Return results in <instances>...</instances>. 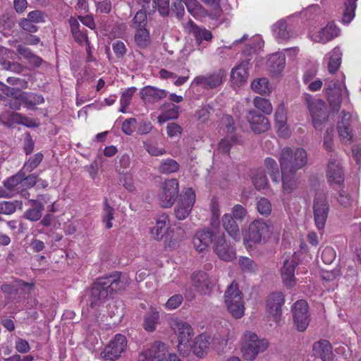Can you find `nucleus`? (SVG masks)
I'll list each match as a JSON object with an SVG mask.
<instances>
[{
  "mask_svg": "<svg viewBox=\"0 0 361 361\" xmlns=\"http://www.w3.org/2000/svg\"><path fill=\"white\" fill-rule=\"evenodd\" d=\"M213 231L207 229L200 230L196 232L193 238L192 244L195 250L198 252H204L207 250L209 245L214 238V235L217 233L218 231H214V226L212 224Z\"/></svg>",
  "mask_w": 361,
  "mask_h": 361,
  "instance_id": "20",
  "label": "nucleus"
},
{
  "mask_svg": "<svg viewBox=\"0 0 361 361\" xmlns=\"http://www.w3.org/2000/svg\"><path fill=\"white\" fill-rule=\"evenodd\" d=\"M43 157L44 156L41 152L36 153L34 155L30 157L25 162L21 171H25V172L28 173L32 171L39 165L43 159Z\"/></svg>",
  "mask_w": 361,
  "mask_h": 361,
  "instance_id": "49",
  "label": "nucleus"
},
{
  "mask_svg": "<svg viewBox=\"0 0 361 361\" xmlns=\"http://www.w3.org/2000/svg\"><path fill=\"white\" fill-rule=\"evenodd\" d=\"M224 300L228 312L233 317L240 319L244 315L245 306L243 293L240 290L235 281H233L226 290Z\"/></svg>",
  "mask_w": 361,
  "mask_h": 361,
  "instance_id": "4",
  "label": "nucleus"
},
{
  "mask_svg": "<svg viewBox=\"0 0 361 361\" xmlns=\"http://www.w3.org/2000/svg\"><path fill=\"white\" fill-rule=\"evenodd\" d=\"M105 286L104 281L101 278H98L93 283L89 295V301L92 308L98 309L112 298L108 288Z\"/></svg>",
  "mask_w": 361,
  "mask_h": 361,
  "instance_id": "9",
  "label": "nucleus"
},
{
  "mask_svg": "<svg viewBox=\"0 0 361 361\" xmlns=\"http://www.w3.org/2000/svg\"><path fill=\"white\" fill-rule=\"evenodd\" d=\"M286 56L283 53H275L269 60L270 71L275 74L281 73L285 67Z\"/></svg>",
  "mask_w": 361,
  "mask_h": 361,
  "instance_id": "38",
  "label": "nucleus"
},
{
  "mask_svg": "<svg viewBox=\"0 0 361 361\" xmlns=\"http://www.w3.org/2000/svg\"><path fill=\"white\" fill-rule=\"evenodd\" d=\"M11 118L14 123L21 124L29 128L37 126L35 121L29 119L27 117L18 113L13 114Z\"/></svg>",
  "mask_w": 361,
  "mask_h": 361,
  "instance_id": "57",
  "label": "nucleus"
},
{
  "mask_svg": "<svg viewBox=\"0 0 361 361\" xmlns=\"http://www.w3.org/2000/svg\"><path fill=\"white\" fill-rule=\"evenodd\" d=\"M237 142V137L235 135H227L221 139L216 149V154H222L225 156H229V152L231 147Z\"/></svg>",
  "mask_w": 361,
  "mask_h": 361,
  "instance_id": "42",
  "label": "nucleus"
},
{
  "mask_svg": "<svg viewBox=\"0 0 361 361\" xmlns=\"http://www.w3.org/2000/svg\"><path fill=\"white\" fill-rule=\"evenodd\" d=\"M357 0H345L342 22L348 24L354 18Z\"/></svg>",
  "mask_w": 361,
  "mask_h": 361,
  "instance_id": "46",
  "label": "nucleus"
},
{
  "mask_svg": "<svg viewBox=\"0 0 361 361\" xmlns=\"http://www.w3.org/2000/svg\"><path fill=\"white\" fill-rule=\"evenodd\" d=\"M18 202H7L4 201L0 203V214L9 215L13 214L16 209Z\"/></svg>",
  "mask_w": 361,
  "mask_h": 361,
  "instance_id": "61",
  "label": "nucleus"
},
{
  "mask_svg": "<svg viewBox=\"0 0 361 361\" xmlns=\"http://www.w3.org/2000/svg\"><path fill=\"white\" fill-rule=\"evenodd\" d=\"M297 266L298 260L294 255L283 262L281 273L283 282L288 288H292L295 283V269Z\"/></svg>",
  "mask_w": 361,
  "mask_h": 361,
  "instance_id": "23",
  "label": "nucleus"
},
{
  "mask_svg": "<svg viewBox=\"0 0 361 361\" xmlns=\"http://www.w3.org/2000/svg\"><path fill=\"white\" fill-rule=\"evenodd\" d=\"M136 91V88L133 87H129L128 88L126 91H124L121 95V109H120V111L122 112V113H125L126 111V108L128 106L130 101H131V99H132V97L133 95L134 94V93Z\"/></svg>",
  "mask_w": 361,
  "mask_h": 361,
  "instance_id": "52",
  "label": "nucleus"
},
{
  "mask_svg": "<svg viewBox=\"0 0 361 361\" xmlns=\"http://www.w3.org/2000/svg\"><path fill=\"white\" fill-rule=\"evenodd\" d=\"M145 361H180L178 356L171 353L166 358V348L164 343L156 342L153 345L142 354Z\"/></svg>",
  "mask_w": 361,
  "mask_h": 361,
  "instance_id": "13",
  "label": "nucleus"
},
{
  "mask_svg": "<svg viewBox=\"0 0 361 361\" xmlns=\"http://www.w3.org/2000/svg\"><path fill=\"white\" fill-rule=\"evenodd\" d=\"M281 181H282V191L284 194L293 193L298 187V178L296 173L281 170Z\"/></svg>",
  "mask_w": 361,
  "mask_h": 361,
  "instance_id": "30",
  "label": "nucleus"
},
{
  "mask_svg": "<svg viewBox=\"0 0 361 361\" xmlns=\"http://www.w3.org/2000/svg\"><path fill=\"white\" fill-rule=\"evenodd\" d=\"M252 90L260 94H266L270 92L268 79L262 78L254 80L251 83Z\"/></svg>",
  "mask_w": 361,
  "mask_h": 361,
  "instance_id": "48",
  "label": "nucleus"
},
{
  "mask_svg": "<svg viewBox=\"0 0 361 361\" xmlns=\"http://www.w3.org/2000/svg\"><path fill=\"white\" fill-rule=\"evenodd\" d=\"M246 118L251 130L256 134L264 133L270 128L268 118L254 109L247 111Z\"/></svg>",
  "mask_w": 361,
  "mask_h": 361,
  "instance_id": "18",
  "label": "nucleus"
},
{
  "mask_svg": "<svg viewBox=\"0 0 361 361\" xmlns=\"http://www.w3.org/2000/svg\"><path fill=\"white\" fill-rule=\"evenodd\" d=\"M180 164L173 159L166 158L160 161L157 166V171L159 173L164 175H170L179 171Z\"/></svg>",
  "mask_w": 361,
  "mask_h": 361,
  "instance_id": "35",
  "label": "nucleus"
},
{
  "mask_svg": "<svg viewBox=\"0 0 361 361\" xmlns=\"http://www.w3.org/2000/svg\"><path fill=\"white\" fill-rule=\"evenodd\" d=\"M326 176L331 183L341 184L343 181V169L337 158H330L327 165Z\"/></svg>",
  "mask_w": 361,
  "mask_h": 361,
  "instance_id": "25",
  "label": "nucleus"
},
{
  "mask_svg": "<svg viewBox=\"0 0 361 361\" xmlns=\"http://www.w3.org/2000/svg\"><path fill=\"white\" fill-rule=\"evenodd\" d=\"M250 63L247 60L243 61L238 65L235 66L231 73V79L233 84L240 86L245 83L248 78V70Z\"/></svg>",
  "mask_w": 361,
  "mask_h": 361,
  "instance_id": "26",
  "label": "nucleus"
},
{
  "mask_svg": "<svg viewBox=\"0 0 361 361\" xmlns=\"http://www.w3.org/2000/svg\"><path fill=\"white\" fill-rule=\"evenodd\" d=\"M171 328L178 337V350L183 356H186L190 352V341L194 336L191 326L181 320H173Z\"/></svg>",
  "mask_w": 361,
  "mask_h": 361,
  "instance_id": "6",
  "label": "nucleus"
},
{
  "mask_svg": "<svg viewBox=\"0 0 361 361\" xmlns=\"http://www.w3.org/2000/svg\"><path fill=\"white\" fill-rule=\"evenodd\" d=\"M252 184L258 190L265 189L268 185V180L264 170H257L252 177Z\"/></svg>",
  "mask_w": 361,
  "mask_h": 361,
  "instance_id": "47",
  "label": "nucleus"
},
{
  "mask_svg": "<svg viewBox=\"0 0 361 361\" xmlns=\"http://www.w3.org/2000/svg\"><path fill=\"white\" fill-rule=\"evenodd\" d=\"M169 223V217L166 215L161 216L157 221L156 225L150 230V233L154 239L161 240L166 231V224Z\"/></svg>",
  "mask_w": 361,
  "mask_h": 361,
  "instance_id": "39",
  "label": "nucleus"
},
{
  "mask_svg": "<svg viewBox=\"0 0 361 361\" xmlns=\"http://www.w3.org/2000/svg\"><path fill=\"white\" fill-rule=\"evenodd\" d=\"M101 279L104 281L105 287L108 288L111 297L118 291L125 290L128 286L127 278L119 272H115L108 276L102 277Z\"/></svg>",
  "mask_w": 361,
  "mask_h": 361,
  "instance_id": "22",
  "label": "nucleus"
},
{
  "mask_svg": "<svg viewBox=\"0 0 361 361\" xmlns=\"http://www.w3.org/2000/svg\"><path fill=\"white\" fill-rule=\"evenodd\" d=\"M22 178L23 179V171H20L14 176L7 178L4 182V185L8 188V190L12 192L13 195L15 196L16 194H19L20 191H21V188H23Z\"/></svg>",
  "mask_w": 361,
  "mask_h": 361,
  "instance_id": "36",
  "label": "nucleus"
},
{
  "mask_svg": "<svg viewBox=\"0 0 361 361\" xmlns=\"http://www.w3.org/2000/svg\"><path fill=\"white\" fill-rule=\"evenodd\" d=\"M339 137L342 142H348L351 140L353 137L350 126H343V124H338L337 126Z\"/></svg>",
  "mask_w": 361,
  "mask_h": 361,
  "instance_id": "58",
  "label": "nucleus"
},
{
  "mask_svg": "<svg viewBox=\"0 0 361 361\" xmlns=\"http://www.w3.org/2000/svg\"><path fill=\"white\" fill-rule=\"evenodd\" d=\"M333 135L334 130L332 128L326 129L324 136V142L323 146L324 149L328 152H332L334 144H333Z\"/></svg>",
  "mask_w": 361,
  "mask_h": 361,
  "instance_id": "62",
  "label": "nucleus"
},
{
  "mask_svg": "<svg viewBox=\"0 0 361 361\" xmlns=\"http://www.w3.org/2000/svg\"><path fill=\"white\" fill-rule=\"evenodd\" d=\"M185 28L188 32L192 34L195 38L196 42L200 45L202 41L210 42L213 35L211 31L204 27L196 25L192 20H189L185 24Z\"/></svg>",
  "mask_w": 361,
  "mask_h": 361,
  "instance_id": "28",
  "label": "nucleus"
},
{
  "mask_svg": "<svg viewBox=\"0 0 361 361\" xmlns=\"http://www.w3.org/2000/svg\"><path fill=\"white\" fill-rule=\"evenodd\" d=\"M178 182L176 178L166 180L161 188L159 193V204L162 207H171L178 196Z\"/></svg>",
  "mask_w": 361,
  "mask_h": 361,
  "instance_id": "10",
  "label": "nucleus"
},
{
  "mask_svg": "<svg viewBox=\"0 0 361 361\" xmlns=\"http://www.w3.org/2000/svg\"><path fill=\"white\" fill-rule=\"evenodd\" d=\"M329 212V204L326 197L324 195H318L313 202V214L317 228L323 229Z\"/></svg>",
  "mask_w": 361,
  "mask_h": 361,
  "instance_id": "12",
  "label": "nucleus"
},
{
  "mask_svg": "<svg viewBox=\"0 0 361 361\" xmlns=\"http://www.w3.org/2000/svg\"><path fill=\"white\" fill-rule=\"evenodd\" d=\"M272 32L278 40H286L290 37V27L283 20H279L274 24Z\"/></svg>",
  "mask_w": 361,
  "mask_h": 361,
  "instance_id": "37",
  "label": "nucleus"
},
{
  "mask_svg": "<svg viewBox=\"0 0 361 361\" xmlns=\"http://www.w3.org/2000/svg\"><path fill=\"white\" fill-rule=\"evenodd\" d=\"M192 285L201 295H209L214 286V281L204 271L195 272L192 276Z\"/></svg>",
  "mask_w": 361,
  "mask_h": 361,
  "instance_id": "21",
  "label": "nucleus"
},
{
  "mask_svg": "<svg viewBox=\"0 0 361 361\" xmlns=\"http://www.w3.org/2000/svg\"><path fill=\"white\" fill-rule=\"evenodd\" d=\"M264 163L272 181L276 183H279L280 182L279 172V166L276 160L271 157H267L264 159Z\"/></svg>",
  "mask_w": 361,
  "mask_h": 361,
  "instance_id": "44",
  "label": "nucleus"
},
{
  "mask_svg": "<svg viewBox=\"0 0 361 361\" xmlns=\"http://www.w3.org/2000/svg\"><path fill=\"white\" fill-rule=\"evenodd\" d=\"M293 321L300 331H304L307 328L310 319L308 312V304L305 300H298L292 307Z\"/></svg>",
  "mask_w": 361,
  "mask_h": 361,
  "instance_id": "11",
  "label": "nucleus"
},
{
  "mask_svg": "<svg viewBox=\"0 0 361 361\" xmlns=\"http://www.w3.org/2000/svg\"><path fill=\"white\" fill-rule=\"evenodd\" d=\"M135 40L140 47H146L149 39V32L145 27L135 28Z\"/></svg>",
  "mask_w": 361,
  "mask_h": 361,
  "instance_id": "54",
  "label": "nucleus"
},
{
  "mask_svg": "<svg viewBox=\"0 0 361 361\" xmlns=\"http://www.w3.org/2000/svg\"><path fill=\"white\" fill-rule=\"evenodd\" d=\"M159 320V312L154 309H150L145 315L143 326L147 331H154Z\"/></svg>",
  "mask_w": 361,
  "mask_h": 361,
  "instance_id": "41",
  "label": "nucleus"
},
{
  "mask_svg": "<svg viewBox=\"0 0 361 361\" xmlns=\"http://www.w3.org/2000/svg\"><path fill=\"white\" fill-rule=\"evenodd\" d=\"M340 30L334 23H329L324 27L312 34V38L316 42L326 43L338 36Z\"/></svg>",
  "mask_w": 361,
  "mask_h": 361,
  "instance_id": "24",
  "label": "nucleus"
},
{
  "mask_svg": "<svg viewBox=\"0 0 361 361\" xmlns=\"http://www.w3.org/2000/svg\"><path fill=\"white\" fill-rule=\"evenodd\" d=\"M305 102L311 116L314 127L316 129H322V124L329 118L325 102L322 99L314 98L309 94L305 95Z\"/></svg>",
  "mask_w": 361,
  "mask_h": 361,
  "instance_id": "5",
  "label": "nucleus"
},
{
  "mask_svg": "<svg viewBox=\"0 0 361 361\" xmlns=\"http://www.w3.org/2000/svg\"><path fill=\"white\" fill-rule=\"evenodd\" d=\"M275 127L277 128L279 134L282 137L288 135V129L286 125L287 116L286 111L283 105L278 106L275 112Z\"/></svg>",
  "mask_w": 361,
  "mask_h": 361,
  "instance_id": "32",
  "label": "nucleus"
},
{
  "mask_svg": "<svg viewBox=\"0 0 361 361\" xmlns=\"http://www.w3.org/2000/svg\"><path fill=\"white\" fill-rule=\"evenodd\" d=\"M214 252L220 259L229 262L235 257V250L226 243L224 232L218 231L214 235Z\"/></svg>",
  "mask_w": 361,
  "mask_h": 361,
  "instance_id": "17",
  "label": "nucleus"
},
{
  "mask_svg": "<svg viewBox=\"0 0 361 361\" xmlns=\"http://www.w3.org/2000/svg\"><path fill=\"white\" fill-rule=\"evenodd\" d=\"M313 351L323 361H329L331 357L332 347L329 341L322 340L314 343Z\"/></svg>",
  "mask_w": 361,
  "mask_h": 361,
  "instance_id": "34",
  "label": "nucleus"
},
{
  "mask_svg": "<svg viewBox=\"0 0 361 361\" xmlns=\"http://www.w3.org/2000/svg\"><path fill=\"white\" fill-rule=\"evenodd\" d=\"M127 345L126 337L121 334H117L102 351L101 355L105 360H117L126 351Z\"/></svg>",
  "mask_w": 361,
  "mask_h": 361,
  "instance_id": "8",
  "label": "nucleus"
},
{
  "mask_svg": "<svg viewBox=\"0 0 361 361\" xmlns=\"http://www.w3.org/2000/svg\"><path fill=\"white\" fill-rule=\"evenodd\" d=\"M225 77V71L220 69L211 74L195 77L193 83L205 89H213L221 85Z\"/></svg>",
  "mask_w": 361,
  "mask_h": 361,
  "instance_id": "19",
  "label": "nucleus"
},
{
  "mask_svg": "<svg viewBox=\"0 0 361 361\" xmlns=\"http://www.w3.org/2000/svg\"><path fill=\"white\" fill-rule=\"evenodd\" d=\"M46 15L39 10H34L29 12L25 18L18 20V26L24 31L29 33H35L38 31L37 24L45 22Z\"/></svg>",
  "mask_w": 361,
  "mask_h": 361,
  "instance_id": "16",
  "label": "nucleus"
},
{
  "mask_svg": "<svg viewBox=\"0 0 361 361\" xmlns=\"http://www.w3.org/2000/svg\"><path fill=\"white\" fill-rule=\"evenodd\" d=\"M183 296L180 294H176L171 296L166 302L165 306L169 310H174L178 307L183 302Z\"/></svg>",
  "mask_w": 361,
  "mask_h": 361,
  "instance_id": "63",
  "label": "nucleus"
},
{
  "mask_svg": "<svg viewBox=\"0 0 361 361\" xmlns=\"http://www.w3.org/2000/svg\"><path fill=\"white\" fill-rule=\"evenodd\" d=\"M284 302V295L281 292L271 293L267 300L266 312L276 323L281 319L282 306Z\"/></svg>",
  "mask_w": 361,
  "mask_h": 361,
  "instance_id": "14",
  "label": "nucleus"
},
{
  "mask_svg": "<svg viewBox=\"0 0 361 361\" xmlns=\"http://www.w3.org/2000/svg\"><path fill=\"white\" fill-rule=\"evenodd\" d=\"M238 222H243L247 216V212L240 204H235L231 208V213H228Z\"/></svg>",
  "mask_w": 361,
  "mask_h": 361,
  "instance_id": "53",
  "label": "nucleus"
},
{
  "mask_svg": "<svg viewBox=\"0 0 361 361\" xmlns=\"http://www.w3.org/2000/svg\"><path fill=\"white\" fill-rule=\"evenodd\" d=\"M342 53L339 48H335L330 53L328 62V71L330 73H336L341 63Z\"/></svg>",
  "mask_w": 361,
  "mask_h": 361,
  "instance_id": "43",
  "label": "nucleus"
},
{
  "mask_svg": "<svg viewBox=\"0 0 361 361\" xmlns=\"http://www.w3.org/2000/svg\"><path fill=\"white\" fill-rule=\"evenodd\" d=\"M238 261L239 265L243 272L254 273L257 269V264L249 257H240Z\"/></svg>",
  "mask_w": 361,
  "mask_h": 361,
  "instance_id": "51",
  "label": "nucleus"
},
{
  "mask_svg": "<svg viewBox=\"0 0 361 361\" xmlns=\"http://www.w3.org/2000/svg\"><path fill=\"white\" fill-rule=\"evenodd\" d=\"M137 3L149 14L154 13L157 8V0H137Z\"/></svg>",
  "mask_w": 361,
  "mask_h": 361,
  "instance_id": "60",
  "label": "nucleus"
},
{
  "mask_svg": "<svg viewBox=\"0 0 361 361\" xmlns=\"http://www.w3.org/2000/svg\"><path fill=\"white\" fill-rule=\"evenodd\" d=\"M195 202V193L192 188H188L184 196L174 208V214L178 220L185 219L190 214Z\"/></svg>",
  "mask_w": 361,
  "mask_h": 361,
  "instance_id": "15",
  "label": "nucleus"
},
{
  "mask_svg": "<svg viewBox=\"0 0 361 361\" xmlns=\"http://www.w3.org/2000/svg\"><path fill=\"white\" fill-rule=\"evenodd\" d=\"M141 99L147 104H154L165 98L168 92L161 89L153 86H147L140 90Z\"/></svg>",
  "mask_w": 361,
  "mask_h": 361,
  "instance_id": "27",
  "label": "nucleus"
},
{
  "mask_svg": "<svg viewBox=\"0 0 361 361\" xmlns=\"http://www.w3.org/2000/svg\"><path fill=\"white\" fill-rule=\"evenodd\" d=\"M253 104L257 109L266 114H271L273 111L271 102L265 98L256 97L253 100Z\"/></svg>",
  "mask_w": 361,
  "mask_h": 361,
  "instance_id": "50",
  "label": "nucleus"
},
{
  "mask_svg": "<svg viewBox=\"0 0 361 361\" xmlns=\"http://www.w3.org/2000/svg\"><path fill=\"white\" fill-rule=\"evenodd\" d=\"M269 343L266 339H260L252 331H246L241 338V352L243 357L247 360H253L257 355L268 348Z\"/></svg>",
  "mask_w": 361,
  "mask_h": 361,
  "instance_id": "3",
  "label": "nucleus"
},
{
  "mask_svg": "<svg viewBox=\"0 0 361 361\" xmlns=\"http://www.w3.org/2000/svg\"><path fill=\"white\" fill-rule=\"evenodd\" d=\"M210 345V338L206 334L197 336L192 344H190V351L199 357H204L208 352Z\"/></svg>",
  "mask_w": 361,
  "mask_h": 361,
  "instance_id": "31",
  "label": "nucleus"
},
{
  "mask_svg": "<svg viewBox=\"0 0 361 361\" xmlns=\"http://www.w3.org/2000/svg\"><path fill=\"white\" fill-rule=\"evenodd\" d=\"M29 205L30 208L25 212L23 218L31 221L39 220L44 209L43 204L36 200H30Z\"/></svg>",
  "mask_w": 361,
  "mask_h": 361,
  "instance_id": "33",
  "label": "nucleus"
},
{
  "mask_svg": "<svg viewBox=\"0 0 361 361\" xmlns=\"http://www.w3.org/2000/svg\"><path fill=\"white\" fill-rule=\"evenodd\" d=\"M221 223L224 230L235 241L241 239L238 222L228 214H224L221 218Z\"/></svg>",
  "mask_w": 361,
  "mask_h": 361,
  "instance_id": "29",
  "label": "nucleus"
},
{
  "mask_svg": "<svg viewBox=\"0 0 361 361\" xmlns=\"http://www.w3.org/2000/svg\"><path fill=\"white\" fill-rule=\"evenodd\" d=\"M257 209L261 215H269L271 212V204L270 201L265 197L260 198L257 202Z\"/></svg>",
  "mask_w": 361,
  "mask_h": 361,
  "instance_id": "55",
  "label": "nucleus"
},
{
  "mask_svg": "<svg viewBox=\"0 0 361 361\" xmlns=\"http://www.w3.org/2000/svg\"><path fill=\"white\" fill-rule=\"evenodd\" d=\"M273 226L270 221L257 219L253 221L248 228L247 235L244 239L246 247L253 244L265 243L271 236Z\"/></svg>",
  "mask_w": 361,
  "mask_h": 361,
  "instance_id": "2",
  "label": "nucleus"
},
{
  "mask_svg": "<svg viewBox=\"0 0 361 361\" xmlns=\"http://www.w3.org/2000/svg\"><path fill=\"white\" fill-rule=\"evenodd\" d=\"M147 11L140 10L137 12L133 20V26L134 28L145 27L147 23Z\"/></svg>",
  "mask_w": 361,
  "mask_h": 361,
  "instance_id": "56",
  "label": "nucleus"
},
{
  "mask_svg": "<svg viewBox=\"0 0 361 361\" xmlns=\"http://www.w3.org/2000/svg\"><path fill=\"white\" fill-rule=\"evenodd\" d=\"M20 99L30 110H35L37 105L44 102V98L42 95L32 93L21 92Z\"/></svg>",
  "mask_w": 361,
  "mask_h": 361,
  "instance_id": "40",
  "label": "nucleus"
},
{
  "mask_svg": "<svg viewBox=\"0 0 361 361\" xmlns=\"http://www.w3.org/2000/svg\"><path fill=\"white\" fill-rule=\"evenodd\" d=\"M281 170L297 173L307 163V154L302 148H297L293 151L290 147L282 149L279 158Z\"/></svg>",
  "mask_w": 361,
  "mask_h": 361,
  "instance_id": "1",
  "label": "nucleus"
},
{
  "mask_svg": "<svg viewBox=\"0 0 361 361\" xmlns=\"http://www.w3.org/2000/svg\"><path fill=\"white\" fill-rule=\"evenodd\" d=\"M97 13L108 14L112 8V4L110 0H102L95 2Z\"/></svg>",
  "mask_w": 361,
  "mask_h": 361,
  "instance_id": "59",
  "label": "nucleus"
},
{
  "mask_svg": "<svg viewBox=\"0 0 361 361\" xmlns=\"http://www.w3.org/2000/svg\"><path fill=\"white\" fill-rule=\"evenodd\" d=\"M326 93L333 111L338 112L343 102L348 99V92L343 82L332 80L328 85Z\"/></svg>",
  "mask_w": 361,
  "mask_h": 361,
  "instance_id": "7",
  "label": "nucleus"
},
{
  "mask_svg": "<svg viewBox=\"0 0 361 361\" xmlns=\"http://www.w3.org/2000/svg\"><path fill=\"white\" fill-rule=\"evenodd\" d=\"M185 6L188 12L195 18L204 16L207 11L197 0H186Z\"/></svg>",
  "mask_w": 361,
  "mask_h": 361,
  "instance_id": "45",
  "label": "nucleus"
},
{
  "mask_svg": "<svg viewBox=\"0 0 361 361\" xmlns=\"http://www.w3.org/2000/svg\"><path fill=\"white\" fill-rule=\"evenodd\" d=\"M145 149L152 156H160L165 154L166 151L164 148H159L157 145L144 142Z\"/></svg>",
  "mask_w": 361,
  "mask_h": 361,
  "instance_id": "64",
  "label": "nucleus"
}]
</instances>
